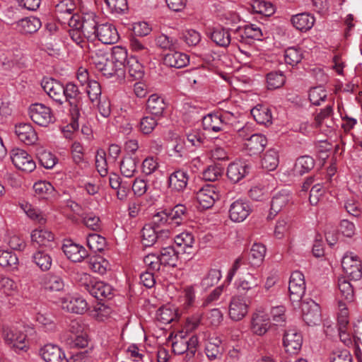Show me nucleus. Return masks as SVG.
I'll use <instances>...</instances> for the list:
<instances>
[{
  "label": "nucleus",
  "mask_w": 362,
  "mask_h": 362,
  "mask_svg": "<svg viewBox=\"0 0 362 362\" xmlns=\"http://www.w3.org/2000/svg\"><path fill=\"white\" fill-rule=\"evenodd\" d=\"M339 312L337 315L338 328L346 329L349 327V312L345 303L339 300L338 303Z\"/></svg>",
  "instance_id": "680f3d73"
},
{
  "label": "nucleus",
  "mask_w": 362,
  "mask_h": 362,
  "mask_svg": "<svg viewBox=\"0 0 362 362\" xmlns=\"http://www.w3.org/2000/svg\"><path fill=\"white\" fill-rule=\"evenodd\" d=\"M112 13L122 14L128 11L127 0H105Z\"/></svg>",
  "instance_id": "0e129e2a"
},
{
  "label": "nucleus",
  "mask_w": 362,
  "mask_h": 362,
  "mask_svg": "<svg viewBox=\"0 0 362 362\" xmlns=\"http://www.w3.org/2000/svg\"><path fill=\"white\" fill-rule=\"evenodd\" d=\"M252 211L248 202L243 199L233 202L229 208V218L233 222L240 223L247 218Z\"/></svg>",
  "instance_id": "4468645a"
},
{
  "label": "nucleus",
  "mask_w": 362,
  "mask_h": 362,
  "mask_svg": "<svg viewBox=\"0 0 362 362\" xmlns=\"http://www.w3.org/2000/svg\"><path fill=\"white\" fill-rule=\"evenodd\" d=\"M344 208L346 212L356 218H359L362 214V205L357 197L350 194L344 199Z\"/></svg>",
  "instance_id": "f704fd0d"
},
{
  "label": "nucleus",
  "mask_w": 362,
  "mask_h": 362,
  "mask_svg": "<svg viewBox=\"0 0 362 362\" xmlns=\"http://www.w3.org/2000/svg\"><path fill=\"white\" fill-rule=\"evenodd\" d=\"M291 199V195L286 191H281L276 193L271 202L272 209L275 213H279Z\"/></svg>",
  "instance_id": "49530a36"
},
{
  "label": "nucleus",
  "mask_w": 362,
  "mask_h": 362,
  "mask_svg": "<svg viewBox=\"0 0 362 362\" xmlns=\"http://www.w3.org/2000/svg\"><path fill=\"white\" fill-rule=\"evenodd\" d=\"M41 25V21L36 17H28L18 22L21 32L25 34L35 33L40 29Z\"/></svg>",
  "instance_id": "a19ab883"
},
{
  "label": "nucleus",
  "mask_w": 362,
  "mask_h": 362,
  "mask_svg": "<svg viewBox=\"0 0 362 362\" xmlns=\"http://www.w3.org/2000/svg\"><path fill=\"white\" fill-rule=\"evenodd\" d=\"M303 337L296 329L286 330L283 337L285 351L291 354H297L301 349Z\"/></svg>",
  "instance_id": "9b49d317"
},
{
  "label": "nucleus",
  "mask_w": 362,
  "mask_h": 362,
  "mask_svg": "<svg viewBox=\"0 0 362 362\" xmlns=\"http://www.w3.org/2000/svg\"><path fill=\"white\" fill-rule=\"evenodd\" d=\"M26 334L18 327H6L3 328V337L6 344L15 349L16 351H26L28 346L25 344Z\"/></svg>",
  "instance_id": "7ed1b4c3"
},
{
  "label": "nucleus",
  "mask_w": 362,
  "mask_h": 362,
  "mask_svg": "<svg viewBox=\"0 0 362 362\" xmlns=\"http://www.w3.org/2000/svg\"><path fill=\"white\" fill-rule=\"evenodd\" d=\"M228 114L210 113L202 118L203 129L208 132H219L226 131V122Z\"/></svg>",
  "instance_id": "f8f14e48"
},
{
  "label": "nucleus",
  "mask_w": 362,
  "mask_h": 362,
  "mask_svg": "<svg viewBox=\"0 0 362 362\" xmlns=\"http://www.w3.org/2000/svg\"><path fill=\"white\" fill-rule=\"evenodd\" d=\"M187 139L195 147L202 146L206 141V136L204 133L199 129H191L187 134Z\"/></svg>",
  "instance_id": "4d7b16f0"
},
{
  "label": "nucleus",
  "mask_w": 362,
  "mask_h": 362,
  "mask_svg": "<svg viewBox=\"0 0 362 362\" xmlns=\"http://www.w3.org/2000/svg\"><path fill=\"white\" fill-rule=\"evenodd\" d=\"M156 228L152 226L151 224L145 225L141 230L142 233V244L145 247H151L156 243Z\"/></svg>",
  "instance_id": "3c124183"
},
{
  "label": "nucleus",
  "mask_w": 362,
  "mask_h": 362,
  "mask_svg": "<svg viewBox=\"0 0 362 362\" xmlns=\"http://www.w3.org/2000/svg\"><path fill=\"white\" fill-rule=\"evenodd\" d=\"M64 255L74 262H80L88 257L87 250L82 245L74 243L71 240H66L62 245Z\"/></svg>",
  "instance_id": "2eb2a0df"
},
{
  "label": "nucleus",
  "mask_w": 362,
  "mask_h": 362,
  "mask_svg": "<svg viewBox=\"0 0 362 362\" xmlns=\"http://www.w3.org/2000/svg\"><path fill=\"white\" fill-rule=\"evenodd\" d=\"M189 181V175L183 169H177L172 173L168 177V187L175 192H183Z\"/></svg>",
  "instance_id": "a211bd4d"
},
{
  "label": "nucleus",
  "mask_w": 362,
  "mask_h": 362,
  "mask_svg": "<svg viewBox=\"0 0 362 362\" xmlns=\"http://www.w3.org/2000/svg\"><path fill=\"white\" fill-rule=\"evenodd\" d=\"M168 214L171 223L180 225L187 218V209L183 204H177Z\"/></svg>",
  "instance_id": "09e8293b"
},
{
  "label": "nucleus",
  "mask_w": 362,
  "mask_h": 362,
  "mask_svg": "<svg viewBox=\"0 0 362 362\" xmlns=\"http://www.w3.org/2000/svg\"><path fill=\"white\" fill-rule=\"evenodd\" d=\"M148 112L156 117H160L166 108L164 99L156 94L151 95L147 100Z\"/></svg>",
  "instance_id": "473e14b6"
},
{
  "label": "nucleus",
  "mask_w": 362,
  "mask_h": 362,
  "mask_svg": "<svg viewBox=\"0 0 362 362\" xmlns=\"http://www.w3.org/2000/svg\"><path fill=\"white\" fill-rule=\"evenodd\" d=\"M18 139L26 145L34 144L37 140V133L30 124L20 123L15 125Z\"/></svg>",
  "instance_id": "aec40b11"
},
{
  "label": "nucleus",
  "mask_w": 362,
  "mask_h": 362,
  "mask_svg": "<svg viewBox=\"0 0 362 362\" xmlns=\"http://www.w3.org/2000/svg\"><path fill=\"white\" fill-rule=\"evenodd\" d=\"M248 301L240 296H233L229 304L228 314L234 321L242 320L248 312Z\"/></svg>",
  "instance_id": "ddd939ff"
},
{
  "label": "nucleus",
  "mask_w": 362,
  "mask_h": 362,
  "mask_svg": "<svg viewBox=\"0 0 362 362\" xmlns=\"http://www.w3.org/2000/svg\"><path fill=\"white\" fill-rule=\"evenodd\" d=\"M251 6L255 13L264 16H271L275 11L273 4L265 0H252Z\"/></svg>",
  "instance_id": "a18cd8bd"
},
{
  "label": "nucleus",
  "mask_w": 362,
  "mask_h": 362,
  "mask_svg": "<svg viewBox=\"0 0 362 362\" xmlns=\"http://www.w3.org/2000/svg\"><path fill=\"white\" fill-rule=\"evenodd\" d=\"M155 41L156 45L163 49L174 50L179 47L177 39L165 34H160L157 36Z\"/></svg>",
  "instance_id": "603ef678"
},
{
  "label": "nucleus",
  "mask_w": 362,
  "mask_h": 362,
  "mask_svg": "<svg viewBox=\"0 0 362 362\" xmlns=\"http://www.w3.org/2000/svg\"><path fill=\"white\" fill-rule=\"evenodd\" d=\"M99 25L95 21V16L93 13H86L83 15L81 32L88 39L95 37Z\"/></svg>",
  "instance_id": "7c9ffc66"
},
{
  "label": "nucleus",
  "mask_w": 362,
  "mask_h": 362,
  "mask_svg": "<svg viewBox=\"0 0 362 362\" xmlns=\"http://www.w3.org/2000/svg\"><path fill=\"white\" fill-rule=\"evenodd\" d=\"M139 159L131 156H124L120 162V171L126 177H134L137 169Z\"/></svg>",
  "instance_id": "c9c22d12"
},
{
  "label": "nucleus",
  "mask_w": 362,
  "mask_h": 362,
  "mask_svg": "<svg viewBox=\"0 0 362 362\" xmlns=\"http://www.w3.org/2000/svg\"><path fill=\"white\" fill-rule=\"evenodd\" d=\"M315 165V162L313 157L310 156H303L296 160L294 170L297 174L303 175L313 170Z\"/></svg>",
  "instance_id": "4c0bfd02"
},
{
  "label": "nucleus",
  "mask_w": 362,
  "mask_h": 362,
  "mask_svg": "<svg viewBox=\"0 0 362 362\" xmlns=\"http://www.w3.org/2000/svg\"><path fill=\"white\" fill-rule=\"evenodd\" d=\"M266 247L262 243H254L250 249L249 260L252 266H259L264 260Z\"/></svg>",
  "instance_id": "ea45409f"
},
{
  "label": "nucleus",
  "mask_w": 362,
  "mask_h": 362,
  "mask_svg": "<svg viewBox=\"0 0 362 362\" xmlns=\"http://www.w3.org/2000/svg\"><path fill=\"white\" fill-rule=\"evenodd\" d=\"M290 21L296 30L306 32L313 28L315 18L310 13H301L292 16Z\"/></svg>",
  "instance_id": "5701e85b"
},
{
  "label": "nucleus",
  "mask_w": 362,
  "mask_h": 362,
  "mask_svg": "<svg viewBox=\"0 0 362 362\" xmlns=\"http://www.w3.org/2000/svg\"><path fill=\"white\" fill-rule=\"evenodd\" d=\"M64 86L57 80L53 78L47 79V95L59 105L63 104L64 96Z\"/></svg>",
  "instance_id": "a878e982"
},
{
  "label": "nucleus",
  "mask_w": 362,
  "mask_h": 362,
  "mask_svg": "<svg viewBox=\"0 0 362 362\" xmlns=\"http://www.w3.org/2000/svg\"><path fill=\"white\" fill-rule=\"evenodd\" d=\"M279 163V153L274 148H270L266 151L262 159V166L267 170H275Z\"/></svg>",
  "instance_id": "79ce46f5"
},
{
  "label": "nucleus",
  "mask_w": 362,
  "mask_h": 362,
  "mask_svg": "<svg viewBox=\"0 0 362 362\" xmlns=\"http://www.w3.org/2000/svg\"><path fill=\"white\" fill-rule=\"evenodd\" d=\"M92 61L96 69L106 78L119 75V72L122 73V69L115 64V61H112L107 54L95 53L92 56Z\"/></svg>",
  "instance_id": "f03ea898"
},
{
  "label": "nucleus",
  "mask_w": 362,
  "mask_h": 362,
  "mask_svg": "<svg viewBox=\"0 0 362 362\" xmlns=\"http://www.w3.org/2000/svg\"><path fill=\"white\" fill-rule=\"evenodd\" d=\"M83 223L93 230H98L101 228L100 218L93 213H83L81 214Z\"/></svg>",
  "instance_id": "774afa93"
},
{
  "label": "nucleus",
  "mask_w": 362,
  "mask_h": 362,
  "mask_svg": "<svg viewBox=\"0 0 362 362\" xmlns=\"http://www.w3.org/2000/svg\"><path fill=\"white\" fill-rule=\"evenodd\" d=\"M302 317L308 326L319 325L321 322V310L314 300L303 301L301 303Z\"/></svg>",
  "instance_id": "9d476101"
},
{
  "label": "nucleus",
  "mask_w": 362,
  "mask_h": 362,
  "mask_svg": "<svg viewBox=\"0 0 362 362\" xmlns=\"http://www.w3.org/2000/svg\"><path fill=\"white\" fill-rule=\"evenodd\" d=\"M86 241L90 250L95 252L103 250L106 245L105 238L97 233L89 234Z\"/></svg>",
  "instance_id": "5fc2aeb1"
},
{
  "label": "nucleus",
  "mask_w": 362,
  "mask_h": 362,
  "mask_svg": "<svg viewBox=\"0 0 362 362\" xmlns=\"http://www.w3.org/2000/svg\"><path fill=\"white\" fill-rule=\"evenodd\" d=\"M286 81V77L281 71H271L267 74V88L274 90L281 88Z\"/></svg>",
  "instance_id": "8fccbe9b"
},
{
  "label": "nucleus",
  "mask_w": 362,
  "mask_h": 362,
  "mask_svg": "<svg viewBox=\"0 0 362 362\" xmlns=\"http://www.w3.org/2000/svg\"><path fill=\"white\" fill-rule=\"evenodd\" d=\"M127 50L126 48L116 46L112 48L110 59L115 61L114 63L119 65V67L124 66L128 61Z\"/></svg>",
  "instance_id": "6e6d98bb"
},
{
  "label": "nucleus",
  "mask_w": 362,
  "mask_h": 362,
  "mask_svg": "<svg viewBox=\"0 0 362 362\" xmlns=\"http://www.w3.org/2000/svg\"><path fill=\"white\" fill-rule=\"evenodd\" d=\"M29 115L33 122L39 126H45V106L42 103L32 104L29 108Z\"/></svg>",
  "instance_id": "e433bc0d"
},
{
  "label": "nucleus",
  "mask_w": 362,
  "mask_h": 362,
  "mask_svg": "<svg viewBox=\"0 0 362 362\" xmlns=\"http://www.w3.org/2000/svg\"><path fill=\"white\" fill-rule=\"evenodd\" d=\"M233 42L235 45H251L255 40H262L263 33L261 28L255 24L238 26L233 30Z\"/></svg>",
  "instance_id": "f257e3e1"
},
{
  "label": "nucleus",
  "mask_w": 362,
  "mask_h": 362,
  "mask_svg": "<svg viewBox=\"0 0 362 362\" xmlns=\"http://www.w3.org/2000/svg\"><path fill=\"white\" fill-rule=\"evenodd\" d=\"M64 282L60 274L49 272L47 274V298H52V293H57V296L63 292Z\"/></svg>",
  "instance_id": "393cba45"
},
{
  "label": "nucleus",
  "mask_w": 362,
  "mask_h": 362,
  "mask_svg": "<svg viewBox=\"0 0 362 362\" xmlns=\"http://www.w3.org/2000/svg\"><path fill=\"white\" fill-rule=\"evenodd\" d=\"M238 295L250 302L259 293V281L257 277L247 273L245 277L239 279L236 283Z\"/></svg>",
  "instance_id": "20e7f679"
},
{
  "label": "nucleus",
  "mask_w": 362,
  "mask_h": 362,
  "mask_svg": "<svg viewBox=\"0 0 362 362\" xmlns=\"http://www.w3.org/2000/svg\"><path fill=\"white\" fill-rule=\"evenodd\" d=\"M233 30L218 27L213 30L210 37L219 47H227L230 44L235 45V43L233 42Z\"/></svg>",
  "instance_id": "412c9836"
},
{
  "label": "nucleus",
  "mask_w": 362,
  "mask_h": 362,
  "mask_svg": "<svg viewBox=\"0 0 362 362\" xmlns=\"http://www.w3.org/2000/svg\"><path fill=\"white\" fill-rule=\"evenodd\" d=\"M124 67L134 80H140L144 75V66L136 56H130Z\"/></svg>",
  "instance_id": "72a5a7b5"
},
{
  "label": "nucleus",
  "mask_w": 362,
  "mask_h": 362,
  "mask_svg": "<svg viewBox=\"0 0 362 362\" xmlns=\"http://www.w3.org/2000/svg\"><path fill=\"white\" fill-rule=\"evenodd\" d=\"M303 58V52L298 47H288L284 52V60L286 64L292 66L299 64Z\"/></svg>",
  "instance_id": "c03bdc74"
},
{
  "label": "nucleus",
  "mask_w": 362,
  "mask_h": 362,
  "mask_svg": "<svg viewBox=\"0 0 362 362\" xmlns=\"http://www.w3.org/2000/svg\"><path fill=\"white\" fill-rule=\"evenodd\" d=\"M250 166L244 162L230 163L227 169V177L233 183H237L249 173Z\"/></svg>",
  "instance_id": "4be33fe9"
},
{
  "label": "nucleus",
  "mask_w": 362,
  "mask_h": 362,
  "mask_svg": "<svg viewBox=\"0 0 362 362\" xmlns=\"http://www.w3.org/2000/svg\"><path fill=\"white\" fill-rule=\"evenodd\" d=\"M157 118L151 116L143 117L139 123L140 131L144 134L151 133L158 124Z\"/></svg>",
  "instance_id": "338daca9"
},
{
  "label": "nucleus",
  "mask_w": 362,
  "mask_h": 362,
  "mask_svg": "<svg viewBox=\"0 0 362 362\" xmlns=\"http://www.w3.org/2000/svg\"><path fill=\"white\" fill-rule=\"evenodd\" d=\"M222 341L217 337H210L205 345V353L209 360L220 358L222 356Z\"/></svg>",
  "instance_id": "2f4dec72"
},
{
  "label": "nucleus",
  "mask_w": 362,
  "mask_h": 362,
  "mask_svg": "<svg viewBox=\"0 0 362 362\" xmlns=\"http://www.w3.org/2000/svg\"><path fill=\"white\" fill-rule=\"evenodd\" d=\"M88 293L97 299H110L113 296V289L110 285L103 281H94Z\"/></svg>",
  "instance_id": "c85d7f7f"
},
{
  "label": "nucleus",
  "mask_w": 362,
  "mask_h": 362,
  "mask_svg": "<svg viewBox=\"0 0 362 362\" xmlns=\"http://www.w3.org/2000/svg\"><path fill=\"white\" fill-rule=\"evenodd\" d=\"M267 144L266 136L262 134H253L246 139L245 148L248 154L259 155L262 153Z\"/></svg>",
  "instance_id": "6ab92c4d"
},
{
  "label": "nucleus",
  "mask_w": 362,
  "mask_h": 362,
  "mask_svg": "<svg viewBox=\"0 0 362 362\" xmlns=\"http://www.w3.org/2000/svg\"><path fill=\"white\" fill-rule=\"evenodd\" d=\"M174 242L176 245L175 249L179 253H192L194 238L191 233L183 232L177 235L175 238Z\"/></svg>",
  "instance_id": "b1692460"
},
{
  "label": "nucleus",
  "mask_w": 362,
  "mask_h": 362,
  "mask_svg": "<svg viewBox=\"0 0 362 362\" xmlns=\"http://www.w3.org/2000/svg\"><path fill=\"white\" fill-rule=\"evenodd\" d=\"M223 169L216 165H209L202 173L203 179L206 181L214 182L222 175Z\"/></svg>",
  "instance_id": "69168bd1"
},
{
  "label": "nucleus",
  "mask_w": 362,
  "mask_h": 362,
  "mask_svg": "<svg viewBox=\"0 0 362 362\" xmlns=\"http://www.w3.org/2000/svg\"><path fill=\"white\" fill-rule=\"evenodd\" d=\"M70 106V115L75 117L81 115L82 108V94L78 86L73 83H68L64 88V96Z\"/></svg>",
  "instance_id": "6e6552de"
},
{
  "label": "nucleus",
  "mask_w": 362,
  "mask_h": 362,
  "mask_svg": "<svg viewBox=\"0 0 362 362\" xmlns=\"http://www.w3.org/2000/svg\"><path fill=\"white\" fill-rule=\"evenodd\" d=\"M75 6L72 0H62L54 6L55 17L62 15L69 16L74 10Z\"/></svg>",
  "instance_id": "13d9d810"
},
{
  "label": "nucleus",
  "mask_w": 362,
  "mask_h": 362,
  "mask_svg": "<svg viewBox=\"0 0 362 362\" xmlns=\"http://www.w3.org/2000/svg\"><path fill=\"white\" fill-rule=\"evenodd\" d=\"M269 327V318L263 312H259L253 315L251 329L254 334L262 336L268 331Z\"/></svg>",
  "instance_id": "bb28decb"
},
{
  "label": "nucleus",
  "mask_w": 362,
  "mask_h": 362,
  "mask_svg": "<svg viewBox=\"0 0 362 362\" xmlns=\"http://www.w3.org/2000/svg\"><path fill=\"white\" fill-rule=\"evenodd\" d=\"M144 263L146 269L151 272H159L162 265L159 254L149 253L144 257Z\"/></svg>",
  "instance_id": "052dcab7"
},
{
  "label": "nucleus",
  "mask_w": 362,
  "mask_h": 362,
  "mask_svg": "<svg viewBox=\"0 0 362 362\" xmlns=\"http://www.w3.org/2000/svg\"><path fill=\"white\" fill-rule=\"evenodd\" d=\"M327 98L325 90L322 86L312 88L309 91V100L312 104L318 106Z\"/></svg>",
  "instance_id": "e2e57ef3"
},
{
  "label": "nucleus",
  "mask_w": 362,
  "mask_h": 362,
  "mask_svg": "<svg viewBox=\"0 0 362 362\" xmlns=\"http://www.w3.org/2000/svg\"><path fill=\"white\" fill-rule=\"evenodd\" d=\"M47 362H67L64 351L57 345L47 344Z\"/></svg>",
  "instance_id": "de8ad7c7"
},
{
  "label": "nucleus",
  "mask_w": 362,
  "mask_h": 362,
  "mask_svg": "<svg viewBox=\"0 0 362 362\" xmlns=\"http://www.w3.org/2000/svg\"><path fill=\"white\" fill-rule=\"evenodd\" d=\"M180 38L189 46L194 47L201 41L199 32L194 29L183 30Z\"/></svg>",
  "instance_id": "bf43d9fd"
},
{
  "label": "nucleus",
  "mask_w": 362,
  "mask_h": 362,
  "mask_svg": "<svg viewBox=\"0 0 362 362\" xmlns=\"http://www.w3.org/2000/svg\"><path fill=\"white\" fill-rule=\"evenodd\" d=\"M221 278V272L217 269H211L202 280V287L206 290L217 284Z\"/></svg>",
  "instance_id": "864d4df0"
},
{
  "label": "nucleus",
  "mask_w": 362,
  "mask_h": 362,
  "mask_svg": "<svg viewBox=\"0 0 362 362\" xmlns=\"http://www.w3.org/2000/svg\"><path fill=\"white\" fill-rule=\"evenodd\" d=\"M197 200L203 209L211 208L218 194L216 192V187L212 185H206L197 192Z\"/></svg>",
  "instance_id": "f3484780"
},
{
  "label": "nucleus",
  "mask_w": 362,
  "mask_h": 362,
  "mask_svg": "<svg viewBox=\"0 0 362 362\" xmlns=\"http://www.w3.org/2000/svg\"><path fill=\"white\" fill-rule=\"evenodd\" d=\"M10 157L13 164L20 170L30 173L36 168L32 156L23 149L13 148L10 152Z\"/></svg>",
  "instance_id": "0eeeda50"
},
{
  "label": "nucleus",
  "mask_w": 362,
  "mask_h": 362,
  "mask_svg": "<svg viewBox=\"0 0 362 362\" xmlns=\"http://www.w3.org/2000/svg\"><path fill=\"white\" fill-rule=\"evenodd\" d=\"M179 254L180 253L174 246H162L159 252V257L160 258L162 265L164 267L169 266L171 267H177L179 261Z\"/></svg>",
  "instance_id": "c756f323"
},
{
  "label": "nucleus",
  "mask_w": 362,
  "mask_h": 362,
  "mask_svg": "<svg viewBox=\"0 0 362 362\" xmlns=\"http://www.w3.org/2000/svg\"><path fill=\"white\" fill-rule=\"evenodd\" d=\"M251 115L255 120L261 124L271 123L272 113L270 110L264 105H258L251 110Z\"/></svg>",
  "instance_id": "58836bf2"
},
{
  "label": "nucleus",
  "mask_w": 362,
  "mask_h": 362,
  "mask_svg": "<svg viewBox=\"0 0 362 362\" xmlns=\"http://www.w3.org/2000/svg\"><path fill=\"white\" fill-rule=\"evenodd\" d=\"M95 37L103 44L112 45L118 41L119 36L114 25L105 23L99 25Z\"/></svg>",
  "instance_id": "dca6fc26"
},
{
  "label": "nucleus",
  "mask_w": 362,
  "mask_h": 362,
  "mask_svg": "<svg viewBox=\"0 0 362 362\" xmlns=\"http://www.w3.org/2000/svg\"><path fill=\"white\" fill-rule=\"evenodd\" d=\"M49 300L54 303H61L64 310L78 315L85 313L88 309L86 300L79 295H74L65 298L59 297L56 300L49 299Z\"/></svg>",
  "instance_id": "39448f33"
},
{
  "label": "nucleus",
  "mask_w": 362,
  "mask_h": 362,
  "mask_svg": "<svg viewBox=\"0 0 362 362\" xmlns=\"http://www.w3.org/2000/svg\"><path fill=\"white\" fill-rule=\"evenodd\" d=\"M189 62V56L187 54L180 52L168 53L163 58L165 65L176 69L186 66Z\"/></svg>",
  "instance_id": "cd10ccee"
},
{
  "label": "nucleus",
  "mask_w": 362,
  "mask_h": 362,
  "mask_svg": "<svg viewBox=\"0 0 362 362\" xmlns=\"http://www.w3.org/2000/svg\"><path fill=\"white\" fill-rule=\"evenodd\" d=\"M289 298L291 302L298 303L301 300L305 291L304 275L299 271L292 272L288 284Z\"/></svg>",
  "instance_id": "423d86ee"
},
{
  "label": "nucleus",
  "mask_w": 362,
  "mask_h": 362,
  "mask_svg": "<svg viewBox=\"0 0 362 362\" xmlns=\"http://www.w3.org/2000/svg\"><path fill=\"white\" fill-rule=\"evenodd\" d=\"M338 288L341 295V300L351 302L354 300V286L346 277H339L338 279Z\"/></svg>",
  "instance_id": "37998d69"
},
{
  "label": "nucleus",
  "mask_w": 362,
  "mask_h": 362,
  "mask_svg": "<svg viewBox=\"0 0 362 362\" xmlns=\"http://www.w3.org/2000/svg\"><path fill=\"white\" fill-rule=\"evenodd\" d=\"M344 272L350 280L357 281L362 277V266L358 257L351 252L346 254L341 260Z\"/></svg>",
  "instance_id": "1a4fd4ad"
}]
</instances>
